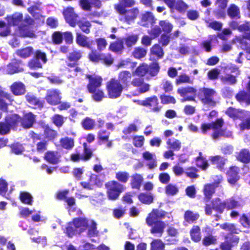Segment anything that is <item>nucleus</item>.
Wrapping results in <instances>:
<instances>
[{"label":"nucleus","instance_id":"obj_47","mask_svg":"<svg viewBox=\"0 0 250 250\" xmlns=\"http://www.w3.org/2000/svg\"><path fill=\"white\" fill-rule=\"evenodd\" d=\"M77 24L83 32L86 34L90 33L91 27V24L90 21H77Z\"/></svg>","mask_w":250,"mask_h":250},{"label":"nucleus","instance_id":"obj_28","mask_svg":"<svg viewBox=\"0 0 250 250\" xmlns=\"http://www.w3.org/2000/svg\"><path fill=\"white\" fill-rule=\"evenodd\" d=\"M5 120L10 127V130H17L19 124L21 122V117L17 114H13L6 117Z\"/></svg>","mask_w":250,"mask_h":250},{"label":"nucleus","instance_id":"obj_39","mask_svg":"<svg viewBox=\"0 0 250 250\" xmlns=\"http://www.w3.org/2000/svg\"><path fill=\"white\" fill-rule=\"evenodd\" d=\"M138 39V35L134 34L128 35L122 39L123 41V43H125V45L128 48L132 47L133 45H135Z\"/></svg>","mask_w":250,"mask_h":250},{"label":"nucleus","instance_id":"obj_30","mask_svg":"<svg viewBox=\"0 0 250 250\" xmlns=\"http://www.w3.org/2000/svg\"><path fill=\"white\" fill-rule=\"evenodd\" d=\"M146 224L151 227V232L156 233V208H153L146 218Z\"/></svg>","mask_w":250,"mask_h":250},{"label":"nucleus","instance_id":"obj_63","mask_svg":"<svg viewBox=\"0 0 250 250\" xmlns=\"http://www.w3.org/2000/svg\"><path fill=\"white\" fill-rule=\"evenodd\" d=\"M199 217V215L196 213H194L191 211L188 210L185 213L184 218L186 221L188 223H192Z\"/></svg>","mask_w":250,"mask_h":250},{"label":"nucleus","instance_id":"obj_60","mask_svg":"<svg viewBox=\"0 0 250 250\" xmlns=\"http://www.w3.org/2000/svg\"><path fill=\"white\" fill-rule=\"evenodd\" d=\"M237 159L242 162L249 163L250 161V153L246 149L242 150L237 156Z\"/></svg>","mask_w":250,"mask_h":250},{"label":"nucleus","instance_id":"obj_15","mask_svg":"<svg viewBox=\"0 0 250 250\" xmlns=\"http://www.w3.org/2000/svg\"><path fill=\"white\" fill-rule=\"evenodd\" d=\"M23 62L18 59H13L7 65V73L10 75L24 71Z\"/></svg>","mask_w":250,"mask_h":250},{"label":"nucleus","instance_id":"obj_2","mask_svg":"<svg viewBox=\"0 0 250 250\" xmlns=\"http://www.w3.org/2000/svg\"><path fill=\"white\" fill-rule=\"evenodd\" d=\"M155 49H156V44L153 45L152 50L151 51L150 56V60H153V62L149 65L144 63L140 64V65L136 68L135 71L132 72L133 76H138L144 78L148 72L152 76L156 74V61L155 60L154 57H152V56L156 55V51L154 50Z\"/></svg>","mask_w":250,"mask_h":250},{"label":"nucleus","instance_id":"obj_16","mask_svg":"<svg viewBox=\"0 0 250 250\" xmlns=\"http://www.w3.org/2000/svg\"><path fill=\"white\" fill-rule=\"evenodd\" d=\"M62 14L66 22L71 27H74L77 25L78 16L74 12V8L67 7L64 9Z\"/></svg>","mask_w":250,"mask_h":250},{"label":"nucleus","instance_id":"obj_55","mask_svg":"<svg viewBox=\"0 0 250 250\" xmlns=\"http://www.w3.org/2000/svg\"><path fill=\"white\" fill-rule=\"evenodd\" d=\"M11 152L16 154H21L24 150V148L21 144L17 142L11 144L10 146Z\"/></svg>","mask_w":250,"mask_h":250},{"label":"nucleus","instance_id":"obj_23","mask_svg":"<svg viewBox=\"0 0 250 250\" xmlns=\"http://www.w3.org/2000/svg\"><path fill=\"white\" fill-rule=\"evenodd\" d=\"M18 30L19 36L21 38H32L36 36L31 27L25 24H21L19 25Z\"/></svg>","mask_w":250,"mask_h":250},{"label":"nucleus","instance_id":"obj_13","mask_svg":"<svg viewBox=\"0 0 250 250\" xmlns=\"http://www.w3.org/2000/svg\"><path fill=\"white\" fill-rule=\"evenodd\" d=\"M215 95V92L213 89L204 88L200 90L198 96L203 104L214 106L215 104L213 99Z\"/></svg>","mask_w":250,"mask_h":250},{"label":"nucleus","instance_id":"obj_27","mask_svg":"<svg viewBox=\"0 0 250 250\" xmlns=\"http://www.w3.org/2000/svg\"><path fill=\"white\" fill-rule=\"evenodd\" d=\"M132 73L130 71L125 70L121 71L118 75V81L121 83L123 86L128 87L130 85V83L132 79Z\"/></svg>","mask_w":250,"mask_h":250},{"label":"nucleus","instance_id":"obj_32","mask_svg":"<svg viewBox=\"0 0 250 250\" xmlns=\"http://www.w3.org/2000/svg\"><path fill=\"white\" fill-rule=\"evenodd\" d=\"M10 90L12 93L16 95H21L25 93V87L21 82H15L10 86Z\"/></svg>","mask_w":250,"mask_h":250},{"label":"nucleus","instance_id":"obj_56","mask_svg":"<svg viewBox=\"0 0 250 250\" xmlns=\"http://www.w3.org/2000/svg\"><path fill=\"white\" fill-rule=\"evenodd\" d=\"M94 42V45L95 43L97 44V49L100 52L104 50L107 45L106 40L104 38H96Z\"/></svg>","mask_w":250,"mask_h":250},{"label":"nucleus","instance_id":"obj_5","mask_svg":"<svg viewBox=\"0 0 250 250\" xmlns=\"http://www.w3.org/2000/svg\"><path fill=\"white\" fill-rule=\"evenodd\" d=\"M105 187L108 199L112 201L117 200L121 193L125 189V187L115 180H111L107 182L105 184Z\"/></svg>","mask_w":250,"mask_h":250},{"label":"nucleus","instance_id":"obj_1","mask_svg":"<svg viewBox=\"0 0 250 250\" xmlns=\"http://www.w3.org/2000/svg\"><path fill=\"white\" fill-rule=\"evenodd\" d=\"M88 220L84 217H77L67 224L64 231L67 236L71 238L77 233L81 234L85 231L88 227Z\"/></svg>","mask_w":250,"mask_h":250},{"label":"nucleus","instance_id":"obj_42","mask_svg":"<svg viewBox=\"0 0 250 250\" xmlns=\"http://www.w3.org/2000/svg\"><path fill=\"white\" fill-rule=\"evenodd\" d=\"M43 134L45 138L47 139V141H53L57 138L58 135L56 130L53 129L48 125H45L44 129Z\"/></svg>","mask_w":250,"mask_h":250},{"label":"nucleus","instance_id":"obj_59","mask_svg":"<svg viewBox=\"0 0 250 250\" xmlns=\"http://www.w3.org/2000/svg\"><path fill=\"white\" fill-rule=\"evenodd\" d=\"M52 123L58 127H61L63 125L64 121L63 117L60 114H55L51 118Z\"/></svg>","mask_w":250,"mask_h":250},{"label":"nucleus","instance_id":"obj_48","mask_svg":"<svg viewBox=\"0 0 250 250\" xmlns=\"http://www.w3.org/2000/svg\"><path fill=\"white\" fill-rule=\"evenodd\" d=\"M138 199L143 204L149 205L153 201V197L150 193H141L138 195Z\"/></svg>","mask_w":250,"mask_h":250},{"label":"nucleus","instance_id":"obj_58","mask_svg":"<svg viewBox=\"0 0 250 250\" xmlns=\"http://www.w3.org/2000/svg\"><path fill=\"white\" fill-rule=\"evenodd\" d=\"M146 50L145 48L141 47H138L134 48L132 55L133 57L137 59H140L146 56Z\"/></svg>","mask_w":250,"mask_h":250},{"label":"nucleus","instance_id":"obj_26","mask_svg":"<svg viewBox=\"0 0 250 250\" xmlns=\"http://www.w3.org/2000/svg\"><path fill=\"white\" fill-rule=\"evenodd\" d=\"M228 2V0H216L215 5L217 6V9L214 11V14L218 18H225L226 17L225 9Z\"/></svg>","mask_w":250,"mask_h":250},{"label":"nucleus","instance_id":"obj_64","mask_svg":"<svg viewBox=\"0 0 250 250\" xmlns=\"http://www.w3.org/2000/svg\"><path fill=\"white\" fill-rule=\"evenodd\" d=\"M141 104L149 107L154 106L156 104V97L154 96L152 97L147 98L145 100L141 101Z\"/></svg>","mask_w":250,"mask_h":250},{"label":"nucleus","instance_id":"obj_11","mask_svg":"<svg viewBox=\"0 0 250 250\" xmlns=\"http://www.w3.org/2000/svg\"><path fill=\"white\" fill-rule=\"evenodd\" d=\"M120 16V20L129 24L137 18L139 11L138 8L125 9L116 11Z\"/></svg>","mask_w":250,"mask_h":250},{"label":"nucleus","instance_id":"obj_44","mask_svg":"<svg viewBox=\"0 0 250 250\" xmlns=\"http://www.w3.org/2000/svg\"><path fill=\"white\" fill-rule=\"evenodd\" d=\"M88 92L91 94V97L95 102H100L105 97L104 91L99 88L94 89L93 90H89Z\"/></svg>","mask_w":250,"mask_h":250},{"label":"nucleus","instance_id":"obj_24","mask_svg":"<svg viewBox=\"0 0 250 250\" xmlns=\"http://www.w3.org/2000/svg\"><path fill=\"white\" fill-rule=\"evenodd\" d=\"M7 100L9 102H12V96L10 94L4 91L1 86H0V109L3 111H7L8 104L6 103L5 100ZM1 117V114L0 113V119Z\"/></svg>","mask_w":250,"mask_h":250},{"label":"nucleus","instance_id":"obj_4","mask_svg":"<svg viewBox=\"0 0 250 250\" xmlns=\"http://www.w3.org/2000/svg\"><path fill=\"white\" fill-rule=\"evenodd\" d=\"M223 124V121L222 119H218L215 123H204L201 125V130L203 133L210 129H213L214 133L212 137L214 139H217L219 136H224L229 137L231 136V132L229 131L220 130V129Z\"/></svg>","mask_w":250,"mask_h":250},{"label":"nucleus","instance_id":"obj_50","mask_svg":"<svg viewBox=\"0 0 250 250\" xmlns=\"http://www.w3.org/2000/svg\"><path fill=\"white\" fill-rule=\"evenodd\" d=\"M190 236L193 241L197 242L200 241L201 235L200 228L197 226H193L190 231Z\"/></svg>","mask_w":250,"mask_h":250},{"label":"nucleus","instance_id":"obj_34","mask_svg":"<svg viewBox=\"0 0 250 250\" xmlns=\"http://www.w3.org/2000/svg\"><path fill=\"white\" fill-rule=\"evenodd\" d=\"M226 113L231 118H237L242 119L250 115L249 112L239 111L233 108H229L226 111Z\"/></svg>","mask_w":250,"mask_h":250},{"label":"nucleus","instance_id":"obj_40","mask_svg":"<svg viewBox=\"0 0 250 250\" xmlns=\"http://www.w3.org/2000/svg\"><path fill=\"white\" fill-rule=\"evenodd\" d=\"M148 33L150 35V37L148 36H144L142 39V43L145 46H149L151 44V40L156 38V28L154 27L148 30Z\"/></svg>","mask_w":250,"mask_h":250},{"label":"nucleus","instance_id":"obj_61","mask_svg":"<svg viewBox=\"0 0 250 250\" xmlns=\"http://www.w3.org/2000/svg\"><path fill=\"white\" fill-rule=\"evenodd\" d=\"M100 59V62L107 65H110L114 62V59L109 53H101Z\"/></svg>","mask_w":250,"mask_h":250},{"label":"nucleus","instance_id":"obj_12","mask_svg":"<svg viewBox=\"0 0 250 250\" xmlns=\"http://www.w3.org/2000/svg\"><path fill=\"white\" fill-rule=\"evenodd\" d=\"M29 136L32 140L33 144L36 145V149L38 152L42 153L47 149V141L42 140V135L30 131Z\"/></svg>","mask_w":250,"mask_h":250},{"label":"nucleus","instance_id":"obj_36","mask_svg":"<svg viewBox=\"0 0 250 250\" xmlns=\"http://www.w3.org/2000/svg\"><path fill=\"white\" fill-rule=\"evenodd\" d=\"M239 169L237 167H232L230 168L228 172V181L229 184L234 185L239 180Z\"/></svg>","mask_w":250,"mask_h":250},{"label":"nucleus","instance_id":"obj_53","mask_svg":"<svg viewBox=\"0 0 250 250\" xmlns=\"http://www.w3.org/2000/svg\"><path fill=\"white\" fill-rule=\"evenodd\" d=\"M20 198L22 203L30 205L32 204L33 197L31 195L27 192H21L20 194Z\"/></svg>","mask_w":250,"mask_h":250},{"label":"nucleus","instance_id":"obj_20","mask_svg":"<svg viewBox=\"0 0 250 250\" xmlns=\"http://www.w3.org/2000/svg\"><path fill=\"white\" fill-rule=\"evenodd\" d=\"M36 115L31 112L24 114L21 117V126L24 129L31 128L36 121Z\"/></svg>","mask_w":250,"mask_h":250},{"label":"nucleus","instance_id":"obj_43","mask_svg":"<svg viewBox=\"0 0 250 250\" xmlns=\"http://www.w3.org/2000/svg\"><path fill=\"white\" fill-rule=\"evenodd\" d=\"M228 16L233 19H239L240 17V12L239 8L234 4H231L229 5L227 10Z\"/></svg>","mask_w":250,"mask_h":250},{"label":"nucleus","instance_id":"obj_37","mask_svg":"<svg viewBox=\"0 0 250 250\" xmlns=\"http://www.w3.org/2000/svg\"><path fill=\"white\" fill-rule=\"evenodd\" d=\"M135 4L134 0H120L114 5V9L117 11L126 9V8L131 7Z\"/></svg>","mask_w":250,"mask_h":250},{"label":"nucleus","instance_id":"obj_9","mask_svg":"<svg viewBox=\"0 0 250 250\" xmlns=\"http://www.w3.org/2000/svg\"><path fill=\"white\" fill-rule=\"evenodd\" d=\"M33 54L34 57L28 62L27 66L31 69L42 68V66L40 61L43 64L47 62L46 54L41 50H37Z\"/></svg>","mask_w":250,"mask_h":250},{"label":"nucleus","instance_id":"obj_62","mask_svg":"<svg viewBox=\"0 0 250 250\" xmlns=\"http://www.w3.org/2000/svg\"><path fill=\"white\" fill-rule=\"evenodd\" d=\"M236 98L238 101L245 102L247 105L250 104V94L246 92H240L236 96Z\"/></svg>","mask_w":250,"mask_h":250},{"label":"nucleus","instance_id":"obj_21","mask_svg":"<svg viewBox=\"0 0 250 250\" xmlns=\"http://www.w3.org/2000/svg\"><path fill=\"white\" fill-rule=\"evenodd\" d=\"M155 22V17L151 12L147 11L141 14L140 19L141 26L148 27L153 25Z\"/></svg>","mask_w":250,"mask_h":250},{"label":"nucleus","instance_id":"obj_19","mask_svg":"<svg viewBox=\"0 0 250 250\" xmlns=\"http://www.w3.org/2000/svg\"><path fill=\"white\" fill-rule=\"evenodd\" d=\"M61 96L59 91L56 89H53L47 92L45 99L50 105H56L60 103Z\"/></svg>","mask_w":250,"mask_h":250},{"label":"nucleus","instance_id":"obj_3","mask_svg":"<svg viewBox=\"0 0 250 250\" xmlns=\"http://www.w3.org/2000/svg\"><path fill=\"white\" fill-rule=\"evenodd\" d=\"M83 52L81 50H73L66 56L64 70L67 72L74 71L76 75L78 72L82 71V69L78 66L79 61L82 58Z\"/></svg>","mask_w":250,"mask_h":250},{"label":"nucleus","instance_id":"obj_41","mask_svg":"<svg viewBox=\"0 0 250 250\" xmlns=\"http://www.w3.org/2000/svg\"><path fill=\"white\" fill-rule=\"evenodd\" d=\"M61 146L67 150L71 149L74 146V139L72 138L65 137L60 140Z\"/></svg>","mask_w":250,"mask_h":250},{"label":"nucleus","instance_id":"obj_8","mask_svg":"<svg viewBox=\"0 0 250 250\" xmlns=\"http://www.w3.org/2000/svg\"><path fill=\"white\" fill-rule=\"evenodd\" d=\"M106 89L108 97L111 99H116L121 96L123 86L117 80L111 79L106 83Z\"/></svg>","mask_w":250,"mask_h":250},{"label":"nucleus","instance_id":"obj_17","mask_svg":"<svg viewBox=\"0 0 250 250\" xmlns=\"http://www.w3.org/2000/svg\"><path fill=\"white\" fill-rule=\"evenodd\" d=\"M76 43L80 46L92 50L94 47V40H89L88 37L80 32L76 33Z\"/></svg>","mask_w":250,"mask_h":250},{"label":"nucleus","instance_id":"obj_46","mask_svg":"<svg viewBox=\"0 0 250 250\" xmlns=\"http://www.w3.org/2000/svg\"><path fill=\"white\" fill-rule=\"evenodd\" d=\"M81 125L83 128L85 130H90L94 128L95 125V122L94 119L86 117L82 120Z\"/></svg>","mask_w":250,"mask_h":250},{"label":"nucleus","instance_id":"obj_25","mask_svg":"<svg viewBox=\"0 0 250 250\" xmlns=\"http://www.w3.org/2000/svg\"><path fill=\"white\" fill-rule=\"evenodd\" d=\"M61 157L60 154L57 151L49 150L45 153L43 159L51 164L56 165L61 161Z\"/></svg>","mask_w":250,"mask_h":250},{"label":"nucleus","instance_id":"obj_49","mask_svg":"<svg viewBox=\"0 0 250 250\" xmlns=\"http://www.w3.org/2000/svg\"><path fill=\"white\" fill-rule=\"evenodd\" d=\"M217 185L213 184H207L205 185L204 188V194L205 198L209 200L211 197L212 194L214 193L215 188Z\"/></svg>","mask_w":250,"mask_h":250},{"label":"nucleus","instance_id":"obj_29","mask_svg":"<svg viewBox=\"0 0 250 250\" xmlns=\"http://www.w3.org/2000/svg\"><path fill=\"white\" fill-rule=\"evenodd\" d=\"M25 99L33 108H42L43 106V102L32 94L27 93Z\"/></svg>","mask_w":250,"mask_h":250},{"label":"nucleus","instance_id":"obj_22","mask_svg":"<svg viewBox=\"0 0 250 250\" xmlns=\"http://www.w3.org/2000/svg\"><path fill=\"white\" fill-rule=\"evenodd\" d=\"M196 91V89L192 87L181 88L177 90L178 93L183 97V101L194 100Z\"/></svg>","mask_w":250,"mask_h":250},{"label":"nucleus","instance_id":"obj_10","mask_svg":"<svg viewBox=\"0 0 250 250\" xmlns=\"http://www.w3.org/2000/svg\"><path fill=\"white\" fill-rule=\"evenodd\" d=\"M68 44H71L73 42V36L71 31H54L51 35V40L54 44L59 45L62 43L63 40Z\"/></svg>","mask_w":250,"mask_h":250},{"label":"nucleus","instance_id":"obj_7","mask_svg":"<svg viewBox=\"0 0 250 250\" xmlns=\"http://www.w3.org/2000/svg\"><path fill=\"white\" fill-rule=\"evenodd\" d=\"M238 30L241 32H244V35L242 36H236L231 41L234 44H239L241 48L245 50L247 53H250V44L248 45L246 39H248L245 36L246 34H250V25L249 23H246L240 25L238 27Z\"/></svg>","mask_w":250,"mask_h":250},{"label":"nucleus","instance_id":"obj_18","mask_svg":"<svg viewBox=\"0 0 250 250\" xmlns=\"http://www.w3.org/2000/svg\"><path fill=\"white\" fill-rule=\"evenodd\" d=\"M85 77L88 80V83L86 86L87 90L99 88L102 84L103 79L99 75L86 74Z\"/></svg>","mask_w":250,"mask_h":250},{"label":"nucleus","instance_id":"obj_6","mask_svg":"<svg viewBox=\"0 0 250 250\" xmlns=\"http://www.w3.org/2000/svg\"><path fill=\"white\" fill-rule=\"evenodd\" d=\"M212 205L214 209L221 213L225 208L228 209L238 208L242 207V204L233 198H229L224 202H222L220 199L217 198L213 201Z\"/></svg>","mask_w":250,"mask_h":250},{"label":"nucleus","instance_id":"obj_35","mask_svg":"<svg viewBox=\"0 0 250 250\" xmlns=\"http://www.w3.org/2000/svg\"><path fill=\"white\" fill-rule=\"evenodd\" d=\"M131 178L130 184L131 188L139 190L144 181L142 175L138 173H135L131 175Z\"/></svg>","mask_w":250,"mask_h":250},{"label":"nucleus","instance_id":"obj_38","mask_svg":"<svg viewBox=\"0 0 250 250\" xmlns=\"http://www.w3.org/2000/svg\"><path fill=\"white\" fill-rule=\"evenodd\" d=\"M124 49V43L122 39L110 43L109 46V49L116 53H121Z\"/></svg>","mask_w":250,"mask_h":250},{"label":"nucleus","instance_id":"obj_14","mask_svg":"<svg viewBox=\"0 0 250 250\" xmlns=\"http://www.w3.org/2000/svg\"><path fill=\"white\" fill-rule=\"evenodd\" d=\"M130 85L137 87L138 94H142L147 92L149 89L150 85L146 83L144 81V78L142 77H134L131 79Z\"/></svg>","mask_w":250,"mask_h":250},{"label":"nucleus","instance_id":"obj_51","mask_svg":"<svg viewBox=\"0 0 250 250\" xmlns=\"http://www.w3.org/2000/svg\"><path fill=\"white\" fill-rule=\"evenodd\" d=\"M83 154L82 155V160L83 161H87L93 156V151L91 148L88 147L86 143H83Z\"/></svg>","mask_w":250,"mask_h":250},{"label":"nucleus","instance_id":"obj_31","mask_svg":"<svg viewBox=\"0 0 250 250\" xmlns=\"http://www.w3.org/2000/svg\"><path fill=\"white\" fill-rule=\"evenodd\" d=\"M6 20L9 27L10 26H19L23 20V15L22 13L16 12L12 15L7 16Z\"/></svg>","mask_w":250,"mask_h":250},{"label":"nucleus","instance_id":"obj_52","mask_svg":"<svg viewBox=\"0 0 250 250\" xmlns=\"http://www.w3.org/2000/svg\"><path fill=\"white\" fill-rule=\"evenodd\" d=\"M115 178L121 184H125L129 179V174L126 171H118L116 173Z\"/></svg>","mask_w":250,"mask_h":250},{"label":"nucleus","instance_id":"obj_54","mask_svg":"<svg viewBox=\"0 0 250 250\" xmlns=\"http://www.w3.org/2000/svg\"><path fill=\"white\" fill-rule=\"evenodd\" d=\"M231 239V244H229L228 241H226L221 244L220 248L222 250H230L232 247L238 243L239 238L236 236H233Z\"/></svg>","mask_w":250,"mask_h":250},{"label":"nucleus","instance_id":"obj_57","mask_svg":"<svg viewBox=\"0 0 250 250\" xmlns=\"http://www.w3.org/2000/svg\"><path fill=\"white\" fill-rule=\"evenodd\" d=\"M98 143H101L108 141L109 137L110 132H107L106 130H100L98 132Z\"/></svg>","mask_w":250,"mask_h":250},{"label":"nucleus","instance_id":"obj_33","mask_svg":"<svg viewBox=\"0 0 250 250\" xmlns=\"http://www.w3.org/2000/svg\"><path fill=\"white\" fill-rule=\"evenodd\" d=\"M33 53V47L30 46L17 49L15 52V54L18 57L24 59L30 57Z\"/></svg>","mask_w":250,"mask_h":250},{"label":"nucleus","instance_id":"obj_45","mask_svg":"<svg viewBox=\"0 0 250 250\" xmlns=\"http://www.w3.org/2000/svg\"><path fill=\"white\" fill-rule=\"evenodd\" d=\"M168 148L173 151H178L181 147V142L175 138L169 139L167 142Z\"/></svg>","mask_w":250,"mask_h":250}]
</instances>
